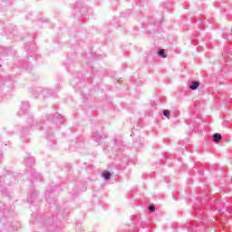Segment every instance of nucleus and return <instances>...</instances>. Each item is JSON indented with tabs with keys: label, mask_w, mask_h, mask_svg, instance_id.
Returning <instances> with one entry per match:
<instances>
[{
	"label": "nucleus",
	"mask_w": 232,
	"mask_h": 232,
	"mask_svg": "<svg viewBox=\"0 0 232 232\" xmlns=\"http://www.w3.org/2000/svg\"><path fill=\"white\" fill-rule=\"evenodd\" d=\"M10 179V176H5V179H4V183L5 184H8L9 186H12V184L8 183V180Z\"/></svg>",
	"instance_id": "aec40b11"
},
{
	"label": "nucleus",
	"mask_w": 232,
	"mask_h": 232,
	"mask_svg": "<svg viewBox=\"0 0 232 232\" xmlns=\"http://www.w3.org/2000/svg\"><path fill=\"white\" fill-rule=\"evenodd\" d=\"M163 115L164 117H167V119H169V115H170L169 110H164Z\"/></svg>",
	"instance_id": "6ab92c4d"
},
{
	"label": "nucleus",
	"mask_w": 232,
	"mask_h": 232,
	"mask_svg": "<svg viewBox=\"0 0 232 232\" xmlns=\"http://www.w3.org/2000/svg\"><path fill=\"white\" fill-rule=\"evenodd\" d=\"M212 139L216 144H218V142H220V140H222V135L220 133H215L213 135Z\"/></svg>",
	"instance_id": "6e6552de"
},
{
	"label": "nucleus",
	"mask_w": 232,
	"mask_h": 232,
	"mask_svg": "<svg viewBox=\"0 0 232 232\" xmlns=\"http://www.w3.org/2000/svg\"><path fill=\"white\" fill-rule=\"evenodd\" d=\"M158 55H159V57H161L162 59H166V57H167L166 52L164 51V49L158 50Z\"/></svg>",
	"instance_id": "2eb2a0df"
},
{
	"label": "nucleus",
	"mask_w": 232,
	"mask_h": 232,
	"mask_svg": "<svg viewBox=\"0 0 232 232\" xmlns=\"http://www.w3.org/2000/svg\"><path fill=\"white\" fill-rule=\"evenodd\" d=\"M28 110H30V104L27 102H23L20 107V111H18L19 117L26 115V113H28Z\"/></svg>",
	"instance_id": "7ed1b4c3"
},
{
	"label": "nucleus",
	"mask_w": 232,
	"mask_h": 232,
	"mask_svg": "<svg viewBox=\"0 0 232 232\" xmlns=\"http://www.w3.org/2000/svg\"><path fill=\"white\" fill-rule=\"evenodd\" d=\"M45 119L49 122H53L54 124H63L64 122V118L59 113H55L53 116L46 115Z\"/></svg>",
	"instance_id": "f257e3e1"
},
{
	"label": "nucleus",
	"mask_w": 232,
	"mask_h": 232,
	"mask_svg": "<svg viewBox=\"0 0 232 232\" xmlns=\"http://www.w3.org/2000/svg\"><path fill=\"white\" fill-rule=\"evenodd\" d=\"M198 86H200V82L198 81H194L190 85H188V88L189 90H198Z\"/></svg>",
	"instance_id": "1a4fd4ad"
},
{
	"label": "nucleus",
	"mask_w": 232,
	"mask_h": 232,
	"mask_svg": "<svg viewBox=\"0 0 232 232\" xmlns=\"http://www.w3.org/2000/svg\"><path fill=\"white\" fill-rule=\"evenodd\" d=\"M196 211H202V208H200L199 207H198V209H196Z\"/></svg>",
	"instance_id": "b1692460"
},
{
	"label": "nucleus",
	"mask_w": 232,
	"mask_h": 232,
	"mask_svg": "<svg viewBox=\"0 0 232 232\" xmlns=\"http://www.w3.org/2000/svg\"><path fill=\"white\" fill-rule=\"evenodd\" d=\"M122 17H126V15H124V14H122Z\"/></svg>",
	"instance_id": "bb28decb"
},
{
	"label": "nucleus",
	"mask_w": 232,
	"mask_h": 232,
	"mask_svg": "<svg viewBox=\"0 0 232 232\" xmlns=\"http://www.w3.org/2000/svg\"><path fill=\"white\" fill-rule=\"evenodd\" d=\"M47 92H48L49 95H52V93H53V91H52V90H44V91H42V95H44V97H46Z\"/></svg>",
	"instance_id": "f3484780"
},
{
	"label": "nucleus",
	"mask_w": 232,
	"mask_h": 232,
	"mask_svg": "<svg viewBox=\"0 0 232 232\" xmlns=\"http://www.w3.org/2000/svg\"><path fill=\"white\" fill-rule=\"evenodd\" d=\"M149 211H150V213H155V206L154 205L149 206Z\"/></svg>",
	"instance_id": "412c9836"
},
{
	"label": "nucleus",
	"mask_w": 232,
	"mask_h": 232,
	"mask_svg": "<svg viewBox=\"0 0 232 232\" xmlns=\"http://www.w3.org/2000/svg\"><path fill=\"white\" fill-rule=\"evenodd\" d=\"M71 84H72V86H75V85L73 84V82H72Z\"/></svg>",
	"instance_id": "a878e982"
},
{
	"label": "nucleus",
	"mask_w": 232,
	"mask_h": 232,
	"mask_svg": "<svg viewBox=\"0 0 232 232\" xmlns=\"http://www.w3.org/2000/svg\"><path fill=\"white\" fill-rule=\"evenodd\" d=\"M223 36L225 39H227V41H232V33H229V34H224Z\"/></svg>",
	"instance_id": "a211bd4d"
},
{
	"label": "nucleus",
	"mask_w": 232,
	"mask_h": 232,
	"mask_svg": "<svg viewBox=\"0 0 232 232\" xmlns=\"http://www.w3.org/2000/svg\"><path fill=\"white\" fill-rule=\"evenodd\" d=\"M102 135H103L102 129L95 130L92 131V140L95 142L99 143L101 142V139H102Z\"/></svg>",
	"instance_id": "20e7f679"
},
{
	"label": "nucleus",
	"mask_w": 232,
	"mask_h": 232,
	"mask_svg": "<svg viewBox=\"0 0 232 232\" xmlns=\"http://www.w3.org/2000/svg\"><path fill=\"white\" fill-rule=\"evenodd\" d=\"M35 197H37V192H33L31 196L27 198V202L33 204L34 200H35Z\"/></svg>",
	"instance_id": "9b49d317"
},
{
	"label": "nucleus",
	"mask_w": 232,
	"mask_h": 232,
	"mask_svg": "<svg viewBox=\"0 0 232 232\" xmlns=\"http://www.w3.org/2000/svg\"><path fill=\"white\" fill-rule=\"evenodd\" d=\"M16 66L18 68H24L25 70H28V63L25 61L19 62V63Z\"/></svg>",
	"instance_id": "9d476101"
},
{
	"label": "nucleus",
	"mask_w": 232,
	"mask_h": 232,
	"mask_svg": "<svg viewBox=\"0 0 232 232\" xmlns=\"http://www.w3.org/2000/svg\"><path fill=\"white\" fill-rule=\"evenodd\" d=\"M32 177L33 179H36V180H41V174L38 172L33 171Z\"/></svg>",
	"instance_id": "dca6fc26"
},
{
	"label": "nucleus",
	"mask_w": 232,
	"mask_h": 232,
	"mask_svg": "<svg viewBox=\"0 0 232 232\" xmlns=\"http://www.w3.org/2000/svg\"><path fill=\"white\" fill-rule=\"evenodd\" d=\"M27 122L33 130H43V121H34L33 116L28 118Z\"/></svg>",
	"instance_id": "f03ea898"
},
{
	"label": "nucleus",
	"mask_w": 232,
	"mask_h": 232,
	"mask_svg": "<svg viewBox=\"0 0 232 232\" xmlns=\"http://www.w3.org/2000/svg\"><path fill=\"white\" fill-rule=\"evenodd\" d=\"M75 12H77V10H79L82 17H84L85 14V12H87L88 10V7L86 5H82V8H79V3H76V7H75Z\"/></svg>",
	"instance_id": "0eeeda50"
},
{
	"label": "nucleus",
	"mask_w": 232,
	"mask_h": 232,
	"mask_svg": "<svg viewBox=\"0 0 232 232\" xmlns=\"http://www.w3.org/2000/svg\"><path fill=\"white\" fill-rule=\"evenodd\" d=\"M128 15H130V11H128Z\"/></svg>",
	"instance_id": "cd10ccee"
},
{
	"label": "nucleus",
	"mask_w": 232,
	"mask_h": 232,
	"mask_svg": "<svg viewBox=\"0 0 232 232\" xmlns=\"http://www.w3.org/2000/svg\"><path fill=\"white\" fill-rule=\"evenodd\" d=\"M50 192L48 191V190H46L45 191V198H46V200H48V194H49Z\"/></svg>",
	"instance_id": "4be33fe9"
},
{
	"label": "nucleus",
	"mask_w": 232,
	"mask_h": 232,
	"mask_svg": "<svg viewBox=\"0 0 232 232\" xmlns=\"http://www.w3.org/2000/svg\"><path fill=\"white\" fill-rule=\"evenodd\" d=\"M0 54L4 55V56L12 55V48L1 46L0 47Z\"/></svg>",
	"instance_id": "39448f33"
},
{
	"label": "nucleus",
	"mask_w": 232,
	"mask_h": 232,
	"mask_svg": "<svg viewBox=\"0 0 232 232\" xmlns=\"http://www.w3.org/2000/svg\"><path fill=\"white\" fill-rule=\"evenodd\" d=\"M24 164L27 166V168H32L34 164H35V160L34 157L29 156L24 159Z\"/></svg>",
	"instance_id": "423d86ee"
},
{
	"label": "nucleus",
	"mask_w": 232,
	"mask_h": 232,
	"mask_svg": "<svg viewBox=\"0 0 232 232\" xmlns=\"http://www.w3.org/2000/svg\"><path fill=\"white\" fill-rule=\"evenodd\" d=\"M0 186H3V181L2 180H0Z\"/></svg>",
	"instance_id": "393cba45"
},
{
	"label": "nucleus",
	"mask_w": 232,
	"mask_h": 232,
	"mask_svg": "<svg viewBox=\"0 0 232 232\" xmlns=\"http://www.w3.org/2000/svg\"><path fill=\"white\" fill-rule=\"evenodd\" d=\"M102 177L104 179V180H110V179H111V172L105 171L102 174Z\"/></svg>",
	"instance_id": "f8f14e48"
},
{
	"label": "nucleus",
	"mask_w": 232,
	"mask_h": 232,
	"mask_svg": "<svg viewBox=\"0 0 232 232\" xmlns=\"http://www.w3.org/2000/svg\"><path fill=\"white\" fill-rule=\"evenodd\" d=\"M114 142V146H115V150H122V141H118L117 140H113Z\"/></svg>",
	"instance_id": "ddd939ff"
},
{
	"label": "nucleus",
	"mask_w": 232,
	"mask_h": 232,
	"mask_svg": "<svg viewBox=\"0 0 232 232\" xmlns=\"http://www.w3.org/2000/svg\"><path fill=\"white\" fill-rule=\"evenodd\" d=\"M0 162H3V153L0 152Z\"/></svg>",
	"instance_id": "5701e85b"
},
{
	"label": "nucleus",
	"mask_w": 232,
	"mask_h": 232,
	"mask_svg": "<svg viewBox=\"0 0 232 232\" xmlns=\"http://www.w3.org/2000/svg\"><path fill=\"white\" fill-rule=\"evenodd\" d=\"M232 51L231 53H228L227 55H226V53H223V57H224V60H225V63H227V61H232Z\"/></svg>",
	"instance_id": "4468645a"
}]
</instances>
